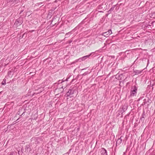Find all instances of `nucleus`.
I'll list each match as a JSON object with an SVG mask.
<instances>
[{
  "mask_svg": "<svg viewBox=\"0 0 155 155\" xmlns=\"http://www.w3.org/2000/svg\"><path fill=\"white\" fill-rule=\"evenodd\" d=\"M137 91V87L136 86H132L130 91V95L134 96L136 95Z\"/></svg>",
  "mask_w": 155,
  "mask_h": 155,
  "instance_id": "obj_1",
  "label": "nucleus"
},
{
  "mask_svg": "<svg viewBox=\"0 0 155 155\" xmlns=\"http://www.w3.org/2000/svg\"><path fill=\"white\" fill-rule=\"evenodd\" d=\"M22 18H19L16 20L14 23V25L16 27L22 24Z\"/></svg>",
  "mask_w": 155,
  "mask_h": 155,
  "instance_id": "obj_2",
  "label": "nucleus"
},
{
  "mask_svg": "<svg viewBox=\"0 0 155 155\" xmlns=\"http://www.w3.org/2000/svg\"><path fill=\"white\" fill-rule=\"evenodd\" d=\"M75 91V90L73 89H70L66 94L67 96H70L71 97H73V95Z\"/></svg>",
  "mask_w": 155,
  "mask_h": 155,
  "instance_id": "obj_3",
  "label": "nucleus"
},
{
  "mask_svg": "<svg viewBox=\"0 0 155 155\" xmlns=\"http://www.w3.org/2000/svg\"><path fill=\"white\" fill-rule=\"evenodd\" d=\"M128 108V105L127 104H125L122 106V108L121 112L123 113L125 112L127 109Z\"/></svg>",
  "mask_w": 155,
  "mask_h": 155,
  "instance_id": "obj_4",
  "label": "nucleus"
},
{
  "mask_svg": "<svg viewBox=\"0 0 155 155\" xmlns=\"http://www.w3.org/2000/svg\"><path fill=\"white\" fill-rule=\"evenodd\" d=\"M150 102L151 100L148 98H147V99H145L143 100V102L142 103V105H144L147 103H150Z\"/></svg>",
  "mask_w": 155,
  "mask_h": 155,
  "instance_id": "obj_5",
  "label": "nucleus"
},
{
  "mask_svg": "<svg viewBox=\"0 0 155 155\" xmlns=\"http://www.w3.org/2000/svg\"><path fill=\"white\" fill-rule=\"evenodd\" d=\"M112 33L111 30H109L107 31L104 33V35L106 37H108L109 35Z\"/></svg>",
  "mask_w": 155,
  "mask_h": 155,
  "instance_id": "obj_6",
  "label": "nucleus"
},
{
  "mask_svg": "<svg viewBox=\"0 0 155 155\" xmlns=\"http://www.w3.org/2000/svg\"><path fill=\"white\" fill-rule=\"evenodd\" d=\"M101 152L102 155H107L106 150L103 148H101Z\"/></svg>",
  "mask_w": 155,
  "mask_h": 155,
  "instance_id": "obj_7",
  "label": "nucleus"
},
{
  "mask_svg": "<svg viewBox=\"0 0 155 155\" xmlns=\"http://www.w3.org/2000/svg\"><path fill=\"white\" fill-rule=\"evenodd\" d=\"M143 71L142 70H137L136 69H134L133 70V73L137 75L138 74H140Z\"/></svg>",
  "mask_w": 155,
  "mask_h": 155,
  "instance_id": "obj_8",
  "label": "nucleus"
},
{
  "mask_svg": "<svg viewBox=\"0 0 155 155\" xmlns=\"http://www.w3.org/2000/svg\"><path fill=\"white\" fill-rule=\"evenodd\" d=\"M122 137H123L122 136H121L117 140L116 143V145H119L120 144L122 141Z\"/></svg>",
  "mask_w": 155,
  "mask_h": 155,
  "instance_id": "obj_9",
  "label": "nucleus"
},
{
  "mask_svg": "<svg viewBox=\"0 0 155 155\" xmlns=\"http://www.w3.org/2000/svg\"><path fill=\"white\" fill-rule=\"evenodd\" d=\"M30 146L29 145H27L25 146V152H29L31 150Z\"/></svg>",
  "mask_w": 155,
  "mask_h": 155,
  "instance_id": "obj_10",
  "label": "nucleus"
},
{
  "mask_svg": "<svg viewBox=\"0 0 155 155\" xmlns=\"http://www.w3.org/2000/svg\"><path fill=\"white\" fill-rule=\"evenodd\" d=\"M93 53V52H92L89 55H86L85 56H84L82 57L81 59H81L82 61L84 60L87 58H88Z\"/></svg>",
  "mask_w": 155,
  "mask_h": 155,
  "instance_id": "obj_11",
  "label": "nucleus"
},
{
  "mask_svg": "<svg viewBox=\"0 0 155 155\" xmlns=\"http://www.w3.org/2000/svg\"><path fill=\"white\" fill-rule=\"evenodd\" d=\"M88 73H89L87 71V72H85V73H83V74H82L81 75H78L75 78V80L78 79L80 76H81V75L85 76V75H87Z\"/></svg>",
  "mask_w": 155,
  "mask_h": 155,
  "instance_id": "obj_12",
  "label": "nucleus"
},
{
  "mask_svg": "<svg viewBox=\"0 0 155 155\" xmlns=\"http://www.w3.org/2000/svg\"><path fill=\"white\" fill-rule=\"evenodd\" d=\"M2 85H5L6 84V80L5 79H4L2 83Z\"/></svg>",
  "mask_w": 155,
  "mask_h": 155,
  "instance_id": "obj_13",
  "label": "nucleus"
},
{
  "mask_svg": "<svg viewBox=\"0 0 155 155\" xmlns=\"http://www.w3.org/2000/svg\"><path fill=\"white\" fill-rule=\"evenodd\" d=\"M145 114H144V112H143L142 115V117L143 118H144L145 117Z\"/></svg>",
  "mask_w": 155,
  "mask_h": 155,
  "instance_id": "obj_14",
  "label": "nucleus"
},
{
  "mask_svg": "<svg viewBox=\"0 0 155 155\" xmlns=\"http://www.w3.org/2000/svg\"><path fill=\"white\" fill-rule=\"evenodd\" d=\"M115 6H116V5H114L113 7H112L110 9V10H111V11H112V10H114V8H115Z\"/></svg>",
  "mask_w": 155,
  "mask_h": 155,
  "instance_id": "obj_15",
  "label": "nucleus"
},
{
  "mask_svg": "<svg viewBox=\"0 0 155 155\" xmlns=\"http://www.w3.org/2000/svg\"><path fill=\"white\" fill-rule=\"evenodd\" d=\"M16 0H7L8 2H10L13 1H16Z\"/></svg>",
  "mask_w": 155,
  "mask_h": 155,
  "instance_id": "obj_16",
  "label": "nucleus"
},
{
  "mask_svg": "<svg viewBox=\"0 0 155 155\" xmlns=\"http://www.w3.org/2000/svg\"><path fill=\"white\" fill-rule=\"evenodd\" d=\"M64 81H61V80H59L58 81V84L59 83H62L64 82Z\"/></svg>",
  "mask_w": 155,
  "mask_h": 155,
  "instance_id": "obj_17",
  "label": "nucleus"
},
{
  "mask_svg": "<svg viewBox=\"0 0 155 155\" xmlns=\"http://www.w3.org/2000/svg\"><path fill=\"white\" fill-rule=\"evenodd\" d=\"M71 34V32H69L66 34V35H69Z\"/></svg>",
  "mask_w": 155,
  "mask_h": 155,
  "instance_id": "obj_18",
  "label": "nucleus"
},
{
  "mask_svg": "<svg viewBox=\"0 0 155 155\" xmlns=\"http://www.w3.org/2000/svg\"><path fill=\"white\" fill-rule=\"evenodd\" d=\"M25 109H24V112L22 113V114L21 115H20V117H21L25 113Z\"/></svg>",
  "mask_w": 155,
  "mask_h": 155,
  "instance_id": "obj_19",
  "label": "nucleus"
},
{
  "mask_svg": "<svg viewBox=\"0 0 155 155\" xmlns=\"http://www.w3.org/2000/svg\"><path fill=\"white\" fill-rule=\"evenodd\" d=\"M9 155H13V153H11Z\"/></svg>",
  "mask_w": 155,
  "mask_h": 155,
  "instance_id": "obj_20",
  "label": "nucleus"
},
{
  "mask_svg": "<svg viewBox=\"0 0 155 155\" xmlns=\"http://www.w3.org/2000/svg\"><path fill=\"white\" fill-rule=\"evenodd\" d=\"M142 99V97H140L139 99V100H140L141 99Z\"/></svg>",
  "mask_w": 155,
  "mask_h": 155,
  "instance_id": "obj_21",
  "label": "nucleus"
},
{
  "mask_svg": "<svg viewBox=\"0 0 155 155\" xmlns=\"http://www.w3.org/2000/svg\"><path fill=\"white\" fill-rule=\"evenodd\" d=\"M23 11H21L20 12V14H21V12H22Z\"/></svg>",
  "mask_w": 155,
  "mask_h": 155,
  "instance_id": "obj_22",
  "label": "nucleus"
},
{
  "mask_svg": "<svg viewBox=\"0 0 155 155\" xmlns=\"http://www.w3.org/2000/svg\"><path fill=\"white\" fill-rule=\"evenodd\" d=\"M68 79H66V80H65L66 81H68Z\"/></svg>",
  "mask_w": 155,
  "mask_h": 155,
  "instance_id": "obj_23",
  "label": "nucleus"
},
{
  "mask_svg": "<svg viewBox=\"0 0 155 155\" xmlns=\"http://www.w3.org/2000/svg\"><path fill=\"white\" fill-rule=\"evenodd\" d=\"M74 79H73L72 81L73 82V81H74Z\"/></svg>",
  "mask_w": 155,
  "mask_h": 155,
  "instance_id": "obj_24",
  "label": "nucleus"
},
{
  "mask_svg": "<svg viewBox=\"0 0 155 155\" xmlns=\"http://www.w3.org/2000/svg\"><path fill=\"white\" fill-rule=\"evenodd\" d=\"M49 14H48V15H50V13H49Z\"/></svg>",
  "mask_w": 155,
  "mask_h": 155,
  "instance_id": "obj_25",
  "label": "nucleus"
},
{
  "mask_svg": "<svg viewBox=\"0 0 155 155\" xmlns=\"http://www.w3.org/2000/svg\"><path fill=\"white\" fill-rule=\"evenodd\" d=\"M49 14H48V15H50V13H49Z\"/></svg>",
  "mask_w": 155,
  "mask_h": 155,
  "instance_id": "obj_26",
  "label": "nucleus"
},
{
  "mask_svg": "<svg viewBox=\"0 0 155 155\" xmlns=\"http://www.w3.org/2000/svg\"><path fill=\"white\" fill-rule=\"evenodd\" d=\"M49 14H48V15H50V13H49Z\"/></svg>",
  "mask_w": 155,
  "mask_h": 155,
  "instance_id": "obj_27",
  "label": "nucleus"
},
{
  "mask_svg": "<svg viewBox=\"0 0 155 155\" xmlns=\"http://www.w3.org/2000/svg\"><path fill=\"white\" fill-rule=\"evenodd\" d=\"M63 86H62L61 88H63Z\"/></svg>",
  "mask_w": 155,
  "mask_h": 155,
  "instance_id": "obj_28",
  "label": "nucleus"
},
{
  "mask_svg": "<svg viewBox=\"0 0 155 155\" xmlns=\"http://www.w3.org/2000/svg\"><path fill=\"white\" fill-rule=\"evenodd\" d=\"M84 69H82V70H84Z\"/></svg>",
  "mask_w": 155,
  "mask_h": 155,
  "instance_id": "obj_29",
  "label": "nucleus"
},
{
  "mask_svg": "<svg viewBox=\"0 0 155 155\" xmlns=\"http://www.w3.org/2000/svg\"><path fill=\"white\" fill-rule=\"evenodd\" d=\"M55 8H54V9L53 10V11H54V10H55Z\"/></svg>",
  "mask_w": 155,
  "mask_h": 155,
  "instance_id": "obj_30",
  "label": "nucleus"
},
{
  "mask_svg": "<svg viewBox=\"0 0 155 155\" xmlns=\"http://www.w3.org/2000/svg\"><path fill=\"white\" fill-rule=\"evenodd\" d=\"M71 42H72V41H70V43H71Z\"/></svg>",
  "mask_w": 155,
  "mask_h": 155,
  "instance_id": "obj_31",
  "label": "nucleus"
},
{
  "mask_svg": "<svg viewBox=\"0 0 155 155\" xmlns=\"http://www.w3.org/2000/svg\"><path fill=\"white\" fill-rule=\"evenodd\" d=\"M19 119V118H18V119H17V120H18V119Z\"/></svg>",
  "mask_w": 155,
  "mask_h": 155,
  "instance_id": "obj_32",
  "label": "nucleus"
}]
</instances>
